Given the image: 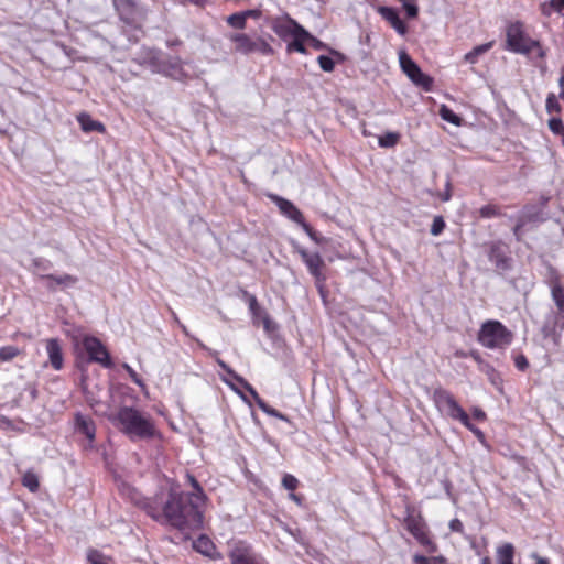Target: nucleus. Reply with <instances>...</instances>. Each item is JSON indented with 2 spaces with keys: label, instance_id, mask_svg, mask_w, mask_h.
Masks as SVG:
<instances>
[{
  "label": "nucleus",
  "instance_id": "26",
  "mask_svg": "<svg viewBox=\"0 0 564 564\" xmlns=\"http://www.w3.org/2000/svg\"><path fill=\"white\" fill-rule=\"evenodd\" d=\"M75 423L77 431L84 434L89 440V442H94L96 435V426L93 420L77 413L75 416Z\"/></svg>",
  "mask_w": 564,
  "mask_h": 564
},
{
  "label": "nucleus",
  "instance_id": "17",
  "mask_svg": "<svg viewBox=\"0 0 564 564\" xmlns=\"http://www.w3.org/2000/svg\"><path fill=\"white\" fill-rule=\"evenodd\" d=\"M301 26L302 25L290 17L276 18L271 24L272 31L283 41L291 39Z\"/></svg>",
  "mask_w": 564,
  "mask_h": 564
},
{
  "label": "nucleus",
  "instance_id": "27",
  "mask_svg": "<svg viewBox=\"0 0 564 564\" xmlns=\"http://www.w3.org/2000/svg\"><path fill=\"white\" fill-rule=\"evenodd\" d=\"M495 45V41L475 46L471 51L465 54L464 61L469 64H476L480 55L487 53Z\"/></svg>",
  "mask_w": 564,
  "mask_h": 564
},
{
  "label": "nucleus",
  "instance_id": "1",
  "mask_svg": "<svg viewBox=\"0 0 564 564\" xmlns=\"http://www.w3.org/2000/svg\"><path fill=\"white\" fill-rule=\"evenodd\" d=\"M132 501L160 524H166L180 531L203 529V505L187 497L184 491L171 488L167 494L159 491L152 497H142L134 492Z\"/></svg>",
  "mask_w": 564,
  "mask_h": 564
},
{
  "label": "nucleus",
  "instance_id": "30",
  "mask_svg": "<svg viewBox=\"0 0 564 564\" xmlns=\"http://www.w3.org/2000/svg\"><path fill=\"white\" fill-rule=\"evenodd\" d=\"M226 21L228 25L237 30H245L247 26V19L242 11L230 14Z\"/></svg>",
  "mask_w": 564,
  "mask_h": 564
},
{
  "label": "nucleus",
  "instance_id": "32",
  "mask_svg": "<svg viewBox=\"0 0 564 564\" xmlns=\"http://www.w3.org/2000/svg\"><path fill=\"white\" fill-rule=\"evenodd\" d=\"M87 558L90 564H115L111 557L104 555L98 550H90Z\"/></svg>",
  "mask_w": 564,
  "mask_h": 564
},
{
  "label": "nucleus",
  "instance_id": "4",
  "mask_svg": "<svg viewBox=\"0 0 564 564\" xmlns=\"http://www.w3.org/2000/svg\"><path fill=\"white\" fill-rule=\"evenodd\" d=\"M547 285L551 289L552 300L554 301L557 312L554 313L544 324L542 332L544 337H560L564 329V285L558 273L551 270L547 279Z\"/></svg>",
  "mask_w": 564,
  "mask_h": 564
},
{
  "label": "nucleus",
  "instance_id": "33",
  "mask_svg": "<svg viewBox=\"0 0 564 564\" xmlns=\"http://www.w3.org/2000/svg\"><path fill=\"white\" fill-rule=\"evenodd\" d=\"M542 13L551 15L552 12H562L564 10V0H550L542 4Z\"/></svg>",
  "mask_w": 564,
  "mask_h": 564
},
{
  "label": "nucleus",
  "instance_id": "7",
  "mask_svg": "<svg viewBox=\"0 0 564 564\" xmlns=\"http://www.w3.org/2000/svg\"><path fill=\"white\" fill-rule=\"evenodd\" d=\"M228 40L234 44V51L242 55L259 53L263 56L274 54L273 47L262 36H251L248 33L236 32L228 34Z\"/></svg>",
  "mask_w": 564,
  "mask_h": 564
},
{
  "label": "nucleus",
  "instance_id": "51",
  "mask_svg": "<svg viewBox=\"0 0 564 564\" xmlns=\"http://www.w3.org/2000/svg\"><path fill=\"white\" fill-rule=\"evenodd\" d=\"M471 414L477 421H485L487 417L486 413L480 408H474Z\"/></svg>",
  "mask_w": 564,
  "mask_h": 564
},
{
  "label": "nucleus",
  "instance_id": "34",
  "mask_svg": "<svg viewBox=\"0 0 564 564\" xmlns=\"http://www.w3.org/2000/svg\"><path fill=\"white\" fill-rule=\"evenodd\" d=\"M545 109L550 115H560L562 112V106L560 105L556 96L553 93H550L546 97Z\"/></svg>",
  "mask_w": 564,
  "mask_h": 564
},
{
  "label": "nucleus",
  "instance_id": "40",
  "mask_svg": "<svg viewBox=\"0 0 564 564\" xmlns=\"http://www.w3.org/2000/svg\"><path fill=\"white\" fill-rule=\"evenodd\" d=\"M299 485L297 478L291 474H285L282 478V486L289 491L296 490Z\"/></svg>",
  "mask_w": 564,
  "mask_h": 564
},
{
  "label": "nucleus",
  "instance_id": "31",
  "mask_svg": "<svg viewBox=\"0 0 564 564\" xmlns=\"http://www.w3.org/2000/svg\"><path fill=\"white\" fill-rule=\"evenodd\" d=\"M21 354L22 351L15 346H2L0 347V361H11Z\"/></svg>",
  "mask_w": 564,
  "mask_h": 564
},
{
  "label": "nucleus",
  "instance_id": "37",
  "mask_svg": "<svg viewBox=\"0 0 564 564\" xmlns=\"http://www.w3.org/2000/svg\"><path fill=\"white\" fill-rule=\"evenodd\" d=\"M549 129L557 135L562 137V143H564V124L560 117H553L547 122Z\"/></svg>",
  "mask_w": 564,
  "mask_h": 564
},
{
  "label": "nucleus",
  "instance_id": "6",
  "mask_svg": "<svg viewBox=\"0 0 564 564\" xmlns=\"http://www.w3.org/2000/svg\"><path fill=\"white\" fill-rule=\"evenodd\" d=\"M478 343L488 349H506L513 340V334L500 321L488 319L480 325Z\"/></svg>",
  "mask_w": 564,
  "mask_h": 564
},
{
  "label": "nucleus",
  "instance_id": "39",
  "mask_svg": "<svg viewBox=\"0 0 564 564\" xmlns=\"http://www.w3.org/2000/svg\"><path fill=\"white\" fill-rule=\"evenodd\" d=\"M33 267L35 268L36 274L40 276V274H46L45 272L51 269L52 263L51 261L43 259V258H35L32 261Z\"/></svg>",
  "mask_w": 564,
  "mask_h": 564
},
{
  "label": "nucleus",
  "instance_id": "20",
  "mask_svg": "<svg viewBox=\"0 0 564 564\" xmlns=\"http://www.w3.org/2000/svg\"><path fill=\"white\" fill-rule=\"evenodd\" d=\"M46 351L48 360L55 370H61L64 365L63 351L61 343L57 338L46 340Z\"/></svg>",
  "mask_w": 564,
  "mask_h": 564
},
{
  "label": "nucleus",
  "instance_id": "60",
  "mask_svg": "<svg viewBox=\"0 0 564 564\" xmlns=\"http://www.w3.org/2000/svg\"><path fill=\"white\" fill-rule=\"evenodd\" d=\"M192 3L196 4V6H205V3L207 2V0H189Z\"/></svg>",
  "mask_w": 564,
  "mask_h": 564
},
{
  "label": "nucleus",
  "instance_id": "56",
  "mask_svg": "<svg viewBox=\"0 0 564 564\" xmlns=\"http://www.w3.org/2000/svg\"><path fill=\"white\" fill-rule=\"evenodd\" d=\"M171 313H172V317H173L174 322L177 323L182 327L183 332H186V327L181 323L176 313L174 311H171Z\"/></svg>",
  "mask_w": 564,
  "mask_h": 564
},
{
  "label": "nucleus",
  "instance_id": "44",
  "mask_svg": "<svg viewBox=\"0 0 564 564\" xmlns=\"http://www.w3.org/2000/svg\"><path fill=\"white\" fill-rule=\"evenodd\" d=\"M248 305H249V310H250L251 314L253 316H259L261 308H260L258 300L254 295H252V294L248 295Z\"/></svg>",
  "mask_w": 564,
  "mask_h": 564
},
{
  "label": "nucleus",
  "instance_id": "5",
  "mask_svg": "<svg viewBox=\"0 0 564 564\" xmlns=\"http://www.w3.org/2000/svg\"><path fill=\"white\" fill-rule=\"evenodd\" d=\"M403 525L406 531L423 546L427 552L437 551V544L433 540L426 521L420 510L412 505H406L403 518Z\"/></svg>",
  "mask_w": 564,
  "mask_h": 564
},
{
  "label": "nucleus",
  "instance_id": "54",
  "mask_svg": "<svg viewBox=\"0 0 564 564\" xmlns=\"http://www.w3.org/2000/svg\"><path fill=\"white\" fill-rule=\"evenodd\" d=\"M516 365L519 369L524 370L528 367V361L524 356H521L516 360Z\"/></svg>",
  "mask_w": 564,
  "mask_h": 564
},
{
  "label": "nucleus",
  "instance_id": "50",
  "mask_svg": "<svg viewBox=\"0 0 564 564\" xmlns=\"http://www.w3.org/2000/svg\"><path fill=\"white\" fill-rule=\"evenodd\" d=\"M126 369L132 381L139 386H142V380L139 378L138 373L128 365H126Z\"/></svg>",
  "mask_w": 564,
  "mask_h": 564
},
{
  "label": "nucleus",
  "instance_id": "23",
  "mask_svg": "<svg viewBox=\"0 0 564 564\" xmlns=\"http://www.w3.org/2000/svg\"><path fill=\"white\" fill-rule=\"evenodd\" d=\"M76 119L84 132H106L105 124L100 121L94 120L91 116L87 112H80L79 115H77Z\"/></svg>",
  "mask_w": 564,
  "mask_h": 564
},
{
  "label": "nucleus",
  "instance_id": "55",
  "mask_svg": "<svg viewBox=\"0 0 564 564\" xmlns=\"http://www.w3.org/2000/svg\"><path fill=\"white\" fill-rule=\"evenodd\" d=\"M182 44V41L180 39H174V40H167L166 41V45L172 47V46H177V45H181Z\"/></svg>",
  "mask_w": 564,
  "mask_h": 564
},
{
  "label": "nucleus",
  "instance_id": "8",
  "mask_svg": "<svg viewBox=\"0 0 564 564\" xmlns=\"http://www.w3.org/2000/svg\"><path fill=\"white\" fill-rule=\"evenodd\" d=\"M433 401L438 410L445 411L446 415L459 421L464 426L469 425V416L458 404L455 397L444 388H436L433 391Z\"/></svg>",
  "mask_w": 564,
  "mask_h": 564
},
{
  "label": "nucleus",
  "instance_id": "22",
  "mask_svg": "<svg viewBox=\"0 0 564 564\" xmlns=\"http://www.w3.org/2000/svg\"><path fill=\"white\" fill-rule=\"evenodd\" d=\"M185 479H186V484L192 487V491L185 492V495L187 497L193 498V500H195L202 505H205L208 498L204 491V488L202 487L199 481L196 479V477L194 475H192L191 473H186Z\"/></svg>",
  "mask_w": 564,
  "mask_h": 564
},
{
  "label": "nucleus",
  "instance_id": "10",
  "mask_svg": "<svg viewBox=\"0 0 564 564\" xmlns=\"http://www.w3.org/2000/svg\"><path fill=\"white\" fill-rule=\"evenodd\" d=\"M217 364L221 369H224L226 372H228L246 391L250 393V395L256 401L259 409L264 412L265 414L280 419V420H286L285 415H283L281 412H279L276 409L270 406L268 403H265L259 395V393L256 391V389L241 376L236 373L232 369H230L225 361L221 359H217Z\"/></svg>",
  "mask_w": 564,
  "mask_h": 564
},
{
  "label": "nucleus",
  "instance_id": "18",
  "mask_svg": "<svg viewBox=\"0 0 564 564\" xmlns=\"http://www.w3.org/2000/svg\"><path fill=\"white\" fill-rule=\"evenodd\" d=\"M377 12L381 15L383 20H386L391 28H393L400 35H405L408 33V25L400 18L397 9L392 7L381 6L378 7Z\"/></svg>",
  "mask_w": 564,
  "mask_h": 564
},
{
  "label": "nucleus",
  "instance_id": "46",
  "mask_svg": "<svg viewBox=\"0 0 564 564\" xmlns=\"http://www.w3.org/2000/svg\"><path fill=\"white\" fill-rule=\"evenodd\" d=\"M306 44L311 45L315 50H323V48H325V44L322 41H319L318 39H316L315 36H313L311 33H308V37H307V43Z\"/></svg>",
  "mask_w": 564,
  "mask_h": 564
},
{
  "label": "nucleus",
  "instance_id": "47",
  "mask_svg": "<svg viewBox=\"0 0 564 564\" xmlns=\"http://www.w3.org/2000/svg\"><path fill=\"white\" fill-rule=\"evenodd\" d=\"M449 529L453 531V532H457V533H464V524L463 522L455 518L453 520L449 521Z\"/></svg>",
  "mask_w": 564,
  "mask_h": 564
},
{
  "label": "nucleus",
  "instance_id": "63",
  "mask_svg": "<svg viewBox=\"0 0 564 564\" xmlns=\"http://www.w3.org/2000/svg\"><path fill=\"white\" fill-rule=\"evenodd\" d=\"M480 564H491V560L488 556H486L481 560Z\"/></svg>",
  "mask_w": 564,
  "mask_h": 564
},
{
  "label": "nucleus",
  "instance_id": "28",
  "mask_svg": "<svg viewBox=\"0 0 564 564\" xmlns=\"http://www.w3.org/2000/svg\"><path fill=\"white\" fill-rule=\"evenodd\" d=\"M401 139V134L399 132H386L383 135L378 138V144L381 148H394Z\"/></svg>",
  "mask_w": 564,
  "mask_h": 564
},
{
  "label": "nucleus",
  "instance_id": "53",
  "mask_svg": "<svg viewBox=\"0 0 564 564\" xmlns=\"http://www.w3.org/2000/svg\"><path fill=\"white\" fill-rule=\"evenodd\" d=\"M465 427L468 429L469 431H471L478 438L484 437V433L478 427H476L470 421H469V425L465 426Z\"/></svg>",
  "mask_w": 564,
  "mask_h": 564
},
{
  "label": "nucleus",
  "instance_id": "25",
  "mask_svg": "<svg viewBox=\"0 0 564 564\" xmlns=\"http://www.w3.org/2000/svg\"><path fill=\"white\" fill-rule=\"evenodd\" d=\"M516 547L512 543L506 542L497 546V564H514Z\"/></svg>",
  "mask_w": 564,
  "mask_h": 564
},
{
  "label": "nucleus",
  "instance_id": "43",
  "mask_svg": "<svg viewBox=\"0 0 564 564\" xmlns=\"http://www.w3.org/2000/svg\"><path fill=\"white\" fill-rule=\"evenodd\" d=\"M445 220L443 219L442 216H436L434 219H433V223H432V226H431V234L433 236H438L443 232V230L445 229Z\"/></svg>",
  "mask_w": 564,
  "mask_h": 564
},
{
  "label": "nucleus",
  "instance_id": "2",
  "mask_svg": "<svg viewBox=\"0 0 564 564\" xmlns=\"http://www.w3.org/2000/svg\"><path fill=\"white\" fill-rule=\"evenodd\" d=\"M112 422L132 442L150 441L161 437L153 419L133 406H121L113 415Z\"/></svg>",
  "mask_w": 564,
  "mask_h": 564
},
{
  "label": "nucleus",
  "instance_id": "13",
  "mask_svg": "<svg viewBox=\"0 0 564 564\" xmlns=\"http://www.w3.org/2000/svg\"><path fill=\"white\" fill-rule=\"evenodd\" d=\"M297 253L300 254L302 261L307 267L310 273L315 278L316 282L319 284V293L324 297L325 294L323 283L325 282L326 278L322 272L325 265L323 258L321 257L319 253H311L303 248L299 249Z\"/></svg>",
  "mask_w": 564,
  "mask_h": 564
},
{
  "label": "nucleus",
  "instance_id": "42",
  "mask_svg": "<svg viewBox=\"0 0 564 564\" xmlns=\"http://www.w3.org/2000/svg\"><path fill=\"white\" fill-rule=\"evenodd\" d=\"M301 227L314 242H323V237H321V235L310 224H307L306 220L303 224H301Z\"/></svg>",
  "mask_w": 564,
  "mask_h": 564
},
{
  "label": "nucleus",
  "instance_id": "36",
  "mask_svg": "<svg viewBox=\"0 0 564 564\" xmlns=\"http://www.w3.org/2000/svg\"><path fill=\"white\" fill-rule=\"evenodd\" d=\"M440 115L443 120L451 122L455 126H459L462 122V119L459 116H457L452 109H449L446 106H442L440 110Z\"/></svg>",
  "mask_w": 564,
  "mask_h": 564
},
{
  "label": "nucleus",
  "instance_id": "14",
  "mask_svg": "<svg viewBox=\"0 0 564 564\" xmlns=\"http://www.w3.org/2000/svg\"><path fill=\"white\" fill-rule=\"evenodd\" d=\"M488 259L495 264L498 271L511 269L512 259L509 256L508 247L502 241H492L488 246Z\"/></svg>",
  "mask_w": 564,
  "mask_h": 564
},
{
  "label": "nucleus",
  "instance_id": "52",
  "mask_svg": "<svg viewBox=\"0 0 564 564\" xmlns=\"http://www.w3.org/2000/svg\"><path fill=\"white\" fill-rule=\"evenodd\" d=\"M246 19H259L260 15H261V11L260 10H257V9H252V10H246V11H242Z\"/></svg>",
  "mask_w": 564,
  "mask_h": 564
},
{
  "label": "nucleus",
  "instance_id": "11",
  "mask_svg": "<svg viewBox=\"0 0 564 564\" xmlns=\"http://www.w3.org/2000/svg\"><path fill=\"white\" fill-rule=\"evenodd\" d=\"M399 62L402 72L417 86L425 90H431L433 79L424 74L417 64L410 57L405 51L399 53Z\"/></svg>",
  "mask_w": 564,
  "mask_h": 564
},
{
  "label": "nucleus",
  "instance_id": "41",
  "mask_svg": "<svg viewBox=\"0 0 564 564\" xmlns=\"http://www.w3.org/2000/svg\"><path fill=\"white\" fill-rule=\"evenodd\" d=\"M317 63L319 67L327 73L333 72L335 68V62L329 56L326 55H319L317 57Z\"/></svg>",
  "mask_w": 564,
  "mask_h": 564
},
{
  "label": "nucleus",
  "instance_id": "35",
  "mask_svg": "<svg viewBox=\"0 0 564 564\" xmlns=\"http://www.w3.org/2000/svg\"><path fill=\"white\" fill-rule=\"evenodd\" d=\"M479 216L481 218H494L501 216V209L498 205L495 204H488L482 206L479 210Z\"/></svg>",
  "mask_w": 564,
  "mask_h": 564
},
{
  "label": "nucleus",
  "instance_id": "45",
  "mask_svg": "<svg viewBox=\"0 0 564 564\" xmlns=\"http://www.w3.org/2000/svg\"><path fill=\"white\" fill-rule=\"evenodd\" d=\"M525 224H527V220L523 217H520L517 220L516 226L513 227V235L516 236V239L518 241L522 240V229L525 226Z\"/></svg>",
  "mask_w": 564,
  "mask_h": 564
},
{
  "label": "nucleus",
  "instance_id": "9",
  "mask_svg": "<svg viewBox=\"0 0 564 564\" xmlns=\"http://www.w3.org/2000/svg\"><path fill=\"white\" fill-rule=\"evenodd\" d=\"M230 564H268L267 561L245 541H236L227 554Z\"/></svg>",
  "mask_w": 564,
  "mask_h": 564
},
{
  "label": "nucleus",
  "instance_id": "29",
  "mask_svg": "<svg viewBox=\"0 0 564 564\" xmlns=\"http://www.w3.org/2000/svg\"><path fill=\"white\" fill-rule=\"evenodd\" d=\"M22 485L31 492H36L40 488L37 475L33 470H26L22 476Z\"/></svg>",
  "mask_w": 564,
  "mask_h": 564
},
{
  "label": "nucleus",
  "instance_id": "59",
  "mask_svg": "<svg viewBox=\"0 0 564 564\" xmlns=\"http://www.w3.org/2000/svg\"><path fill=\"white\" fill-rule=\"evenodd\" d=\"M290 498L296 503H301V498L297 495L293 494V491H291Z\"/></svg>",
  "mask_w": 564,
  "mask_h": 564
},
{
  "label": "nucleus",
  "instance_id": "64",
  "mask_svg": "<svg viewBox=\"0 0 564 564\" xmlns=\"http://www.w3.org/2000/svg\"><path fill=\"white\" fill-rule=\"evenodd\" d=\"M560 98L564 100V90L560 93Z\"/></svg>",
  "mask_w": 564,
  "mask_h": 564
},
{
  "label": "nucleus",
  "instance_id": "57",
  "mask_svg": "<svg viewBox=\"0 0 564 564\" xmlns=\"http://www.w3.org/2000/svg\"><path fill=\"white\" fill-rule=\"evenodd\" d=\"M262 321H263L264 328L269 329L271 321H270V317H269V315L267 313H264V316H263Z\"/></svg>",
  "mask_w": 564,
  "mask_h": 564
},
{
  "label": "nucleus",
  "instance_id": "15",
  "mask_svg": "<svg viewBox=\"0 0 564 564\" xmlns=\"http://www.w3.org/2000/svg\"><path fill=\"white\" fill-rule=\"evenodd\" d=\"M269 198L278 206L280 213L301 226L305 221L303 213L289 199L275 194H270Z\"/></svg>",
  "mask_w": 564,
  "mask_h": 564
},
{
  "label": "nucleus",
  "instance_id": "16",
  "mask_svg": "<svg viewBox=\"0 0 564 564\" xmlns=\"http://www.w3.org/2000/svg\"><path fill=\"white\" fill-rule=\"evenodd\" d=\"M40 280L45 282L48 291L55 292L57 289H66L76 285L78 278L68 273L61 275L55 274H40Z\"/></svg>",
  "mask_w": 564,
  "mask_h": 564
},
{
  "label": "nucleus",
  "instance_id": "21",
  "mask_svg": "<svg viewBox=\"0 0 564 564\" xmlns=\"http://www.w3.org/2000/svg\"><path fill=\"white\" fill-rule=\"evenodd\" d=\"M308 32L303 28H299L296 33L291 37L292 40L286 45V52H297L301 54H306V43H307Z\"/></svg>",
  "mask_w": 564,
  "mask_h": 564
},
{
  "label": "nucleus",
  "instance_id": "3",
  "mask_svg": "<svg viewBox=\"0 0 564 564\" xmlns=\"http://www.w3.org/2000/svg\"><path fill=\"white\" fill-rule=\"evenodd\" d=\"M506 42L503 48L514 54L525 56L532 55L533 58L544 61L546 48L539 40L532 39L528 32L524 22L509 21L505 29Z\"/></svg>",
  "mask_w": 564,
  "mask_h": 564
},
{
  "label": "nucleus",
  "instance_id": "62",
  "mask_svg": "<svg viewBox=\"0 0 564 564\" xmlns=\"http://www.w3.org/2000/svg\"><path fill=\"white\" fill-rule=\"evenodd\" d=\"M455 356H456V357H459V358H464V357H466L467 355H466V352H465V351H463V350H458V351H456V352H455Z\"/></svg>",
  "mask_w": 564,
  "mask_h": 564
},
{
  "label": "nucleus",
  "instance_id": "48",
  "mask_svg": "<svg viewBox=\"0 0 564 564\" xmlns=\"http://www.w3.org/2000/svg\"><path fill=\"white\" fill-rule=\"evenodd\" d=\"M412 562H413V564H431V563H433L432 558H429L422 554H414L412 557Z\"/></svg>",
  "mask_w": 564,
  "mask_h": 564
},
{
  "label": "nucleus",
  "instance_id": "24",
  "mask_svg": "<svg viewBox=\"0 0 564 564\" xmlns=\"http://www.w3.org/2000/svg\"><path fill=\"white\" fill-rule=\"evenodd\" d=\"M193 549L207 556V557H210V558H216L215 556V552H216V545L214 544V542L210 540V538H208L207 535L205 534H202L199 535L194 542H193Z\"/></svg>",
  "mask_w": 564,
  "mask_h": 564
},
{
  "label": "nucleus",
  "instance_id": "19",
  "mask_svg": "<svg viewBox=\"0 0 564 564\" xmlns=\"http://www.w3.org/2000/svg\"><path fill=\"white\" fill-rule=\"evenodd\" d=\"M113 6L119 13L120 19L127 23L135 22L138 15V4L134 0H112Z\"/></svg>",
  "mask_w": 564,
  "mask_h": 564
},
{
  "label": "nucleus",
  "instance_id": "38",
  "mask_svg": "<svg viewBox=\"0 0 564 564\" xmlns=\"http://www.w3.org/2000/svg\"><path fill=\"white\" fill-rule=\"evenodd\" d=\"M402 3V7L406 13V17L410 19H414L419 14V7L415 3V0H398Z\"/></svg>",
  "mask_w": 564,
  "mask_h": 564
},
{
  "label": "nucleus",
  "instance_id": "61",
  "mask_svg": "<svg viewBox=\"0 0 564 564\" xmlns=\"http://www.w3.org/2000/svg\"><path fill=\"white\" fill-rule=\"evenodd\" d=\"M558 85L562 88V90H564V70L562 72V75L558 79Z\"/></svg>",
  "mask_w": 564,
  "mask_h": 564
},
{
  "label": "nucleus",
  "instance_id": "58",
  "mask_svg": "<svg viewBox=\"0 0 564 564\" xmlns=\"http://www.w3.org/2000/svg\"><path fill=\"white\" fill-rule=\"evenodd\" d=\"M535 564H550L549 560L545 558V557H539L536 556V562Z\"/></svg>",
  "mask_w": 564,
  "mask_h": 564
},
{
  "label": "nucleus",
  "instance_id": "49",
  "mask_svg": "<svg viewBox=\"0 0 564 564\" xmlns=\"http://www.w3.org/2000/svg\"><path fill=\"white\" fill-rule=\"evenodd\" d=\"M150 63L154 66H158L160 69L163 66L162 62L160 61L159 52L152 51L150 53Z\"/></svg>",
  "mask_w": 564,
  "mask_h": 564
},
{
  "label": "nucleus",
  "instance_id": "12",
  "mask_svg": "<svg viewBox=\"0 0 564 564\" xmlns=\"http://www.w3.org/2000/svg\"><path fill=\"white\" fill-rule=\"evenodd\" d=\"M83 347L89 356V360L101 365L104 368H111L110 354L100 339L94 336H86L83 339Z\"/></svg>",
  "mask_w": 564,
  "mask_h": 564
}]
</instances>
